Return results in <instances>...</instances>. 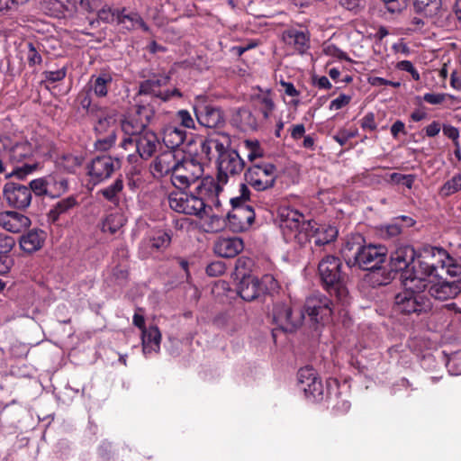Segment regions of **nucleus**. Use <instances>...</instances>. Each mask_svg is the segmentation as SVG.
Returning <instances> with one entry per match:
<instances>
[{
    "instance_id": "64",
    "label": "nucleus",
    "mask_w": 461,
    "mask_h": 461,
    "mask_svg": "<svg viewBox=\"0 0 461 461\" xmlns=\"http://www.w3.org/2000/svg\"><path fill=\"white\" fill-rule=\"evenodd\" d=\"M442 130L444 135L452 140L453 144L459 142V131L456 127L452 126L450 124H445L443 125Z\"/></svg>"
},
{
    "instance_id": "63",
    "label": "nucleus",
    "mask_w": 461,
    "mask_h": 461,
    "mask_svg": "<svg viewBox=\"0 0 461 461\" xmlns=\"http://www.w3.org/2000/svg\"><path fill=\"white\" fill-rule=\"evenodd\" d=\"M368 83L373 86H391L393 87L397 88L401 86L400 82H393L380 77H369Z\"/></svg>"
},
{
    "instance_id": "16",
    "label": "nucleus",
    "mask_w": 461,
    "mask_h": 461,
    "mask_svg": "<svg viewBox=\"0 0 461 461\" xmlns=\"http://www.w3.org/2000/svg\"><path fill=\"white\" fill-rule=\"evenodd\" d=\"M231 212L226 218L230 230L236 233L249 230L255 221V212L252 206L247 204H230Z\"/></svg>"
},
{
    "instance_id": "48",
    "label": "nucleus",
    "mask_w": 461,
    "mask_h": 461,
    "mask_svg": "<svg viewBox=\"0 0 461 461\" xmlns=\"http://www.w3.org/2000/svg\"><path fill=\"white\" fill-rule=\"evenodd\" d=\"M123 182L122 179L117 178L111 185L101 191L104 197L112 203L118 202V194L122 190Z\"/></svg>"
},
{
    "instance_id": "23",
    "label": "nucleus",
    "mask_w": 461,
    "mask_h": 461,
    "mask_svg": "<svg viewBox=\"0 0 461 461\" xmlns=\"http://www.w3.org/2000/svg\"><path fill=\"white\" fill-rule=\"evenodd\" d=\"M31 223L28 216L17 212L8 211L0 213V226L13 233L25 230Z\"/></svg>"
},
{
    "instance_id": "17",
    "label": "nucleus",
    "mask_w": 461,
    "mask_h": 461,
    "mask_svg": "<svg viewBox=\"0 0 461 461\" xmlns=\"http://www.w3.org/2000/svg\"><path fill=\"white\" fill-rule=\"evenodd\" d=\"M218 175L217 183L226 184L228 177L240 175L245 168V161L235 149L228 151L217 158Z\"/></svg>"
},
{
    "instance_id": "36",
    "label": "nucleus",
    "mask_w": 461,
    "mask_h": 461,
    "mask_svg": "<svg viewBox=\"0 0 461 461\" xmlns=\"http://www.w3.org/2000/svg\"><path fill=\"white\" fill-rule=\"evenodd\" d=\"M83 162L84 157L82 155L69 152L61 154L56 159L57 167L67 173H75L76 170L81 167Z\"/></svg>"
},
{
    "instance_id": "61",
    "label": "nucleus",
    "mask_w": 461,
    "mask_h": 461,
    "mask_svg": "<svg viewBox=\"0 0 461 461\" xmlns=\"http://www.w3.org/2000/svg\"><path fill=\"white\" fill-rule=\"evenodd\" d=\"M352 96L345 94H340L337 98L332 100L330 104V110H339L347 106L351 102Z\"/></svg>"
},
{
    "instance_id": "52",
    "label": "nucleus",
    "mask_w": 461,
    "mask_h": 461,
    "mask_svg": "<svg viewBox=\"0 0 461 461\" xmlns=\"http://www.w3.org/2000/svg\"><path fill=\"white\" fill-rule=\"evenodd\" d=\"M205 271L209 276L217 277L225 273L226 265L221 260H215L207 265Z\"/></svg>"
},
{
    "instance_id": "20",
    "label": "nucleus",
    "mask_w": 461,
    "mask_h": 461,
    "mask_svg": "<svg viewBox=\"0 0 461 461\" xmlns=\"http://www.w3.org/2000/svg\"><path fill=\"white\" fill-rule=\"evenodd\" d=\"M146 227L149 228L148 236V245L150 253L158 252L162 254L171 244L172 230L167 226H153L146 222Z\"/></svg>"
},
{
    "instance_id": "62",
    "label": "nucleus",
    "mask_w": 461,
    "mask_h": 461,
    "mask_svg": "<svg viewBox=\"0 0 461 461\" xmlns=\"http://www.w3.org/2000/svg\"><path fill=\"white\" fill-rule=\"evenodd\" d=\"M14 246V240L13 238L5 236L0 237V255L10 256V252Z\"/></svg>"
},
{
    "instance_id": "34",
    "label": "nucleus",
    "mask_w": 461,
    "mask_h": 461,
    "mask_svg": "<svg viewBox=\"0 0 461 461\" xmlns=\"http://www.w3.org/2000/svg\"><path fill=\"white\" fill-rule=\"evenodd\" d=\"M34 149L27 140L17 142L14 145H9L7 155L13 162H23L33 156Z\"/></svg>"
},
{
    "instance_id": "22",
    "label": "nucleus",
    "mask_w": 461,
    "mask_h": 461,
    "mask_svg": "<svg viewBox=\"0 0 461 461\" xmlns=\"http://www.w3.org/2000/svg\"><path fill=\"white\" fill-rule=\"evenodd\" d=\"M365 244V238L359 233L352 234L347 238L340 252L348 267L356 266V261Z\"/></svg>"
},
{
    "instance_id": "7",
    "label": "nucleus",
    "mask_w": 461,
    "mask_h": 461,
    "mask_svg": "<svg viewBox=\"0 0 461 461\" xmlns=\"http://www.w3.org/2000/svg\"><path fill=\"white\" fill-rule=\"evenodd\" d=\"M273 322L276 328L272 330L274 339L276 337V331L294 332L303 323L304 319L303 312L297 308L294 309L291 302H276L272 311Z\"/></svg>"
},
{
    "instance_id": "43",
    "label": "nucleus",
    "mask_w": 461,
    "mask_h": 461,
    "mask_svg": "<svg viewBox=\"0 0 461 461\" xmlns=\"http://www.w3.org/2000/svg\"><path fill=\"white\" fill-rule=\"evenodd\" d=\"M94 93L98 97H104L108 93V86L112 83V77L108 73H101L94 79L92 77Z\"/></svg>"
},
{
    "instance_id": "54",
    "label": "nucleus",
    "mask_w": 461,
    "mask_h": 461,
    "mask_svg": "<svg viewBox=\"0 0 461 461\" xmlns=\"http://www.w3.org/2000/svg\"><path fill=\"white\" fill-rule=\"evenodd\" d=\"M44 81L53 84L63 80L67 76V68L63 67L56 71H44L42 73Z\"/></svg>"
},
{
    "instance_id": "28",
    "label": "nucleus",
    "mask_w": 461,
    "mask_h": 461,
    "mask_svg": "<svg viewBox=\"0 0 461 461\" xmlns=\"http://www.w3.org/2000/svg\"><path fill=\"white\" fill-rule=\"evenodd\" d=\"M169 81V77L166 75H154L151 77L146 79V95L149 93H152L157 96H159L162 100L167 101L170 98L176 96L181 97V92L175 88L172 91H165V92H156V86H166Z\"/></svg>"
},
{
    "instance_id": "5",
    "label": "nucleus",
    "mask_w": 461,
    "mask_h": 461,
    "mask_svg": "<svg viewBox=\"0 0 461 461\" xmlns=\"http://www.w3.org/2000/svg\"><path fill=\"white\" fill-rule=\"evenodd\" d=\"M146 154L155 158L149 165V172L156 181L173 174L178 158V150L164 149L158 135L146 129Z\"/></svg>"
},
{
    "instance_id": "37",
    "label": "nucleus",
    "mask_w": 461,
    "mask_h": 461,
    "mask_svg": "<svg viewBox=\"0 0 461 461\" xmlns=\"http://www.w3.org/2000/svg\"><path fill=\"white\" fill-rule=\"evenodd\" d=\"M116 117L114 113L102 114L95 125L94 131L95 135L116 134Z\"/></svg>"
},
{
    "instance_id": "13",
    "label": "nucleus",
    "mask_w": 461,
    "mask_h": 461,
    "mask_svg": "<svg viewBox=\"0 0 461 461\" xmlns=\"http://www.w3.org/2000/svg\"><path fill=\"white\" fill-rule=\"evenodd\" d=\"M146 196L153 210L149 213V220L155 223L154 226L166 225V212L164 202L167 194V187L162 181L149 182L147 185Z\"/></svg>"
},
{
    "instance_id": "32",
    "label": "nucleus",
    "mask_w": 461,
    "mask_h": 461,
    "mask_svg": "<svg viewBox=\"0 0 461 461\" xmlns=\"http://www.w3.org/2000/svg\"><path fill=\"white\" fill-rule=\"evenodd\" d=\"M232 122L240 131H255L258 128V121L252 112L246 107H241L237 110L232 117Z\"/></svg>"
},
{
    "instance_id": "11",
    "label": "nucleus",
    "mask_w": 461,
    "mask_h": 461,
    "mask_svg": "<svg viewBox=\"0 0 461 461\" xmlns=\"http://www.w3.org/2000/svg\"><path fill=\"white\" fill-rule=\"evenodd\" d=\"M303 309L315 324L325 326L332 321L333 303L325 294L318 293L307 297Z\"/></svg>"
},
{
    "instance_id": "35",
    "label": "nucleus",
    "mask_w": 461,
    "mask_h": 461,
    "mask_svg": "<svg viewBox=\"0 0 461 461\" xmlns=\"http://www.w3.org/2000/svg\"><path fill=\"white\" fill-rule=\"evenodd\" d=\"M420 255L426 259V261L433 263V267L436 271L442 269L445 259H447V251L443 248L427 246L424 247Z\"/></svg>"
},
{
    "instance_id": "58",
    "label": "nucleus",
    "mask_w": 461,
    "mask_h": 461,
    "mask_svg": "<svg viewBox=\"0 0 461 461\" xmlns=\"http://www.w3.org/2000/svg\"><path fill=\"white\" fill-rule=\"evenodd\" d=\"M37 168V164H28L24 163L21 167H17L16 168L13 169V171L9 174L11 176H15L19 179L24 178L27 175L32 173Z\"/></svg>"
},
{
    "instance_id": "2",
    "label": "nucleus",
    "mask_w": 461,
    "mask_h": 461,
    "mask_svg": "<svg viewBox=\"0 0 461 461\" xmlns=\"http://www.w3.org/2000/svg\"><path fill=\"white\" fill-rule=\"evenodd\" d=\"M222 187L213 178H203L195 188V194L172 192L167 196L169 207L179 213L203 218L206 208L221 206L219 198Z\"/></svg>"
},
{
    "instance_id": "55",
    "label": "nucleus",
    "mask_w": 461,
    "mask_h": 461,
    "mask_svg": "<svg viewBox=\"0 0 461 461\" xmlns=\"http://www.w3.org/2000/svg\"><path fill=\"white\" fill-rule=\"evenodd\" d=\"M252 266V260L247 257H240L235 262V270L237 276L242 277L243 274L249 275L248 271H249Z\"/></svg>"
},
{
    "instance_id": "12",
    "label": "nucleus",
    "mask_w": 461,
    "mask_h": 461,
    "mask_svg": "<svg viewBox=\"0 0 461 461\" xmlns=\"http://www.w3.org/2000/svg\"><path fill=\"white\" fill-rule=\"evenodd\" d=\"M387 248L384 245L365 244L356 261V266L362 270L369 271L367 281L372 285L371 275L376 271L384 270L382 265L387 258Z\"/></svg>"
},
{
    "instance_id": "8",
    "label": "nucleus",
    "mask_w": 461,
    "mask_h": 461,
    "mask_svg": "<svg viewBox=\"0 0 461 461\" xmlns=\"http://www.w3.org/2000/svg\"><path fill=\"white\" fill-rule=\"evenodd\" d=\"M203 174V166L197 158H177L170 182L177 189H185L201 178Z\"/></svg>"
},
{
    "instance_id": "60",
    "label": "nucleus",
    "mask_w": 461,
    "mask_h": 461,
    "mask_svg": "<svg viewBox=\"0 0 461 461\" xmlns=\"http://www.w3.org/2000/svg\"><path fill=\"white\" fill-rule=\"evenodd\" d=\"M176 118L180 121V123L183 127L194 129V121L187 110H179L176 113Z\"/></svg>"
},
{
    "instance_id": "26",
    "label": "nucleus",
    "mask_w": 461,
    "mask_h": 461,
    "mask_svg": "<svg viewBox=\"0 0 461 461\" xmlns=\"http://www.w3.org/2000/svg\"><path fill=\"white\" fill-rule=\"evenodd\" d=\"M283 40L287 45L293 46L301 54L310 48V35L308 32L290 28L283 32Z\"/></svg>"
},
{
    "instance_id": "29",
    "label": "nucleus",
    "mask_w": 461,
    "mask_h": 461,
    "mask_svg": "<svg viewBox=\"0 0 461 461\" xmlns=\"http://www.w3.org/2000/svg\"><path fill=\"white\" fill-rule=\"evenodd\" d=\"M43 176L49 197H59L68 190V181L61 174L52 172Z\"/></svg>"
},
{
    "instance_id": "3",
    "label": "nucleus",
    "mask_w": 461,
    "mask_h": 461,
    "mask_svg": "<svg viewBox=\"0 0 461 461\" xmlns=\"http://www.w3.org/2000/svg\"><path fill=\"white\" fill-rule=\"evenodd\" d=\"M416 259V251L413 247L404 245L398 247L391 253L389 269L376 271L371 275L372 286H383L390 284L399 275L400 279L406 286L411 276L414 273L413 264Z\"/></svg>"
},
{
    "instance_id": "31",
    "label": "nucleus",
    "mask_w": 461,
    "mask_h": 461,
    "mask_svg": "<svg viewBox=\"0 0 461 461\" xmlns=\"http://www.w3.org/2000/svg\"><path fill=\"white\" fill-rule=\"evenodd\" d=\"M186 138V131L183 129L168 126L163 131L164 149L176 150V149L182 145Z\"/></svg>"
},
{
    "instance_id": "50",
    "label": "nucleus",
    "mask_w": 461,
    "mask_h": 461,
    "mask_svg": "<svg viewBox=\"0 0 461 461\" xmlns=\"http://www.w3.org/2000/svg\"><path fill=\"white\" fill-rule=\"evenodd\" d=\"M27 186L32 195L34 194L37 197L48 196L44 176L32 179Z\"/></svg>"
},
{
    "instance_id": "49",
    "label": "nucleus",
    "mask_w": 461,
    "mask_h": 461,
    "mask_svg": "<svg viewBox=\"0 0 461 461\" xmlns=\"http://www.w3.org/2000/svg\"><path fill=\"white\" fill-rule=\"evenodd\" d=\"M95 137L94 148L98 151H107L114 145L116 140V134L95 135Z\"/></svg>"
},
{
    "instance_id": "18",
    "label": "nucleus",
    "mask_w": 461,
    "mask_h": 461,
    "mask_svg": "<svg viewBox=\"0 0 461 461\" xmlns=\"http://www.w3.org/2000/svg\"><path fill=\"white\" fill-rule=\"evenodd\" d=\"M121 167V161L110 156H97L87 166V174L94 184H98L109 178L113 173Z\"/></svg>"
},
{
    "instance_id": "30",
    "label": "nucleus",
    "mask_w": 461,
    "mask_h": 461,
    "mask_svg": "<svg viewBox=\"0 0 461 461\" xmlns=\"http://www.w3.org/2000/svg\"><path fill=\"white\" fill-rule=\"evenodd\" d=\"M412 267L414 273L411 276L409 283L418 281L422 285L427 277L431 276H440V274L433 267V263L426 261L420 254H416V259Z\"/></svg>"
},
{
    "instance_id": "51",
    "label": "nucleus",
    "mask_w": 461,
    "mask_h": 461,
    "mask_svg": "<svg viewBox=\"0 0 461 461\" xmlns=\"http://www.w3.org/2000/svg\"><path fill=\"white\" fill-rule=\"evenodd\" d=\"M119 9H112L111 7H104L98 11V19L108 23H117Z\"/></svg>"
},
{
    "instance_id": "59",
    "label": "nucleus",
    "mask_w": 461,
    "mask_h": 461,
    "mask_svg": "<svg viewBox=\"0 0 461 461\" xmlns=\"http://www.w3.org/2000/svg\"><path fill=\"white\" fill-rule=\"evenodd\" d=\"M250 191L245 184H240V195L230 199V204H245L249 200Z\"/></svg>"
},
{
    "instance_id": "9",
    "label": "nucleus",
    "mask_w": 461,
    "mask_h": 461,
    "mask_svg": "<svg viewBox=\"0 0 461 461\" xmlns=\"http://www.w3.org/2000/svg\"><path fill=\"white\" fill-rule=\"evenodd\" d=\"M297 388L303 392L304 397L312 402H319L324 400L328 394L318 372L312 366H304L297 372Z\"/></svg>"
},
{
    "instance_id": "33",
    "label": "nucleus",
    "mask_w": 461,
    "mask_h": 461,
    "mask_svg": "<svg viewBox=\"0 0 461 461\" xmlns=\"http://www.w3.org/2000/svg\"><path fill=\"white\" fill-rule=\"evenodd\" d=\"M117 24L122 26V29L131 31L137 28H142L144 26V22L140 14L137 12L122 8L119 9Z\"/></svg>"
},
{
    "instance_id": "27",
    "label": "nucleus",
    "mask_w": 461,
    "mask_h": 461,
    "mask_svg": "<svg viewBox=\"0 0 461 461\" xmlns=\"http://www.w3.org/2000/svg\"><path fill=\"white\" fill-rule=\"evenodd\" d=\"M237 293L247 302L254 301L261 296L258 289V277L243 274L237 285Z\"/></svg>"
},
{
    "instance_id": "53",
    "label": "nucleus",
    "mask_w": 461,
    "mask_h": 461,
    "mask_svg": "<svg viewBox=\"0 0 461 461\" xmlns=\"http://www.w3.org/2000/svg\"><path fill=\"white\" fill-rule=\"evenodd\" d=\"M274 109L275 104L270 96L264 95L259 98V111L266 120L270 117Z\"/></svg>"
},
{
    "instance_id": "44",
    "label": "nucleus",
    "mask_w": 461,
    "mask_h": 461,
    "mask_svg": "<svg viewBox=\"0 0 461 461\" xmlns=\"http://www.w3.org/2000/svg\"><path fill=\"white\" fill-rule=\"evenodd\" d=\"M258 289L261 295L273 294L279 289V284L273 275H264L260 279L258 278Z\"/></svg>"
},
{
    "instance_id": "40",
    "label": "nucleus",
    "mask_w": 461,
    "mask_h": 461,
    "mask_svg": "<svg viewBox=\"0 0 461 461\" xmlns=\"http://www.w3.org/2000/svg\"><path fill=\"white\" fill-rule=\"evenodd\" d=\"M440 6L441 0H413L414 11L426 16L437 14Z\"/></svg>"
},
{
    "instance_id": "57",
    "label": "nucleus",
    "mask_w": 461,
    "mask_h": 461,
    "mask_svg": "<svg viewBox=\"0 0 461 461\" xmlns=\"http://www.w3.org/2000/svg\"><path fill=\"white\" fill-rule=\"evenodd\" d=\"M360 127L364 131H375L377 129L375 122V115L374 113L369 112L364 115L360 120Z\"/></svg>"
},
{
    "instance_id": "39",
    "label": "nucleus",
    "mask_w": 461,
    "mask_h": 461,
    "mask_svg": "<svg viewBox=\"0 0 461 461\" xmlns=\"http://www.w3.org/2000/svg\"><path fill=\"white\" fill-rule=\"evenodd\" d=\"M244 149L247 150V158L250 165L258 164L260 158L265 155V151L257 140H245L243 141Z\"/></svg>"
},
{
    "instance_id": "24",
    "label": "nucleus",
    "mask_w": 461,
    "mask_h": 461,
    "mask_svg": "<svg viewBox=\"0 0 461 461\" xmlns=\"http://www.w3.org/2000/svg\"><path fill=\"white\" fill-rule=\"evenodd\" d=\"M46 238L47 233L43 230L32 229L20 236L19 245L23 252L32 254L43 247Z\"/></svg>"
},
{
    "instance_id": "47",
    "label": "nucleus",
    "mask_w": 461,
    "mask_h": 461,
    "mask_svg": "<svg viewBox=\"0 0 461 461\" xmlns=\"http://www.w3.org/2000/svg\"><path fill=\"white\" fill-rule=\"evenodd\" d=\"M441 270H445L446 273L451 277H457L458 282L461 280V264L458 260L447 252V259H445L443 267Z\"/></svg>"
},
{
    "instance_id": "45",
    "label": "nucleus",
    "mask_w": 461,
    "mask_h": 461,
    "mask_svg": "<svg viewBox=\"0 0 461 461\" xmlns=\"http://www.w3.org/2000/svg\"><path fill=\"white\" fill-rule=\"evenodd\" d=\"M461 190V173L453 176L440 188V194L450 196Z\"/></svg>"
},
{
    "instance_id": "42",
    "label": "nucleus",
    "mask_w": 461,
    "mask_h": 461,
    "mask_svg": "<svg viewBox=\"0 0 461 461\" xmlns=\"http://www.w3.org/2000/svg\"><path fill=\"white\" fill-rule=\"evenodd\" d=\"M126 220L122 213L115 212L106 216L103 221L102 230L115 234L125 223Z\"/></svg>"
},
{
    "instance_id": "38",
    "label": "nucleus",
    "mask_w": 461,
    "mask_h": 461,
    "mask_svg": "<svg viewBox=\"0 0 461 461\" xmlns=\"http://www.w3.org/2000/svg\"><path fill=\"white\" fill-rule=\"evenodd\" d=\"M162 335L157 326L150 325L146 328V354L147 353H158L160 350V343Z\"/></svg>"
},
{
    "instance_id": "25",
    "label": "nucleus",
    "mask_w": 461,
    "mask_h": 461,
    "mask_svg": "<svg viewBox=\"0 0 461 461\" xmlns=\"http://www.w3.org/2000/svg\"><path fill=\"white\" fill-rule=\"evenodd\" d=\"M429 294L437 300L446 301L461 294V283L458 281H442L430 285Z\"/></svg>"
},
{
    "instance_id": "21",
    "label": "nucleus",
    "mask_w": 461,
    "mask_h": 461,
    "mask_svg": "<svg viewBox=\"0 0 461 461\" xmlns=\"http://www.w3.org/2000/svg\"><path fill=\"white\" fill-rule=\"evenodd\" d=\"M244 249V241L240 237H219L213 244V251L221 258H235Z\"/></svg>"
},
{
    "instance_id": "10",
    "label": "nucleus",
    "mask_w": 461,
    "mask_h": 461,
    "mask_svg": "<svg viewBox=\"0 0 461 461\" xmlns=\"http://www.w3.org/2000/svg\"><path fill=\"white\" fill-rule=\"evenodd\" d=\"M276 166L270 162L249 165L244 173L246 182L257 191L272 188L277 177Z\"/></svg>"
},
{
    "instance_id": "4",
    "label": "nucleus",
    "mask_w": 461,
    "mask_h": 461,
    "mask_svg": "<svg viewBox=\"0 0 461 461\" xmlns=\"http://www.w3.org/2000/svg\"><path fill=\"white\" fill-rule=\"evenodd\" d=\"M342 262L335 256H326L318 265L323 288L334 296L342 306L349 303V294L346 286V275L342 272Z\"/></svg>"
},
{
    "instance_id": "19",
    "label": "nucleus",
    "mask_w": 461,
    "mask_h": 461,
    "mask_svg": "<svg viewBox=\"0 0 461 461\" xmlns=\"http://www.w3.org/2000/svg\"><path fill=\"white\" fill-rule=\"evenodd\" d=\"M122 130L127 137H125L122 142V147L125 149L128 146H134L140 158H143V152L141 151V133L144 131V122L135 118H125L122 122Z\"/></svg>"
},
{
    "instance_id": "1",
    "label": "nucleus",
    "mask_w": 461,
    "mask_h": 461,
    "mask_svg": "<svg viewBox=\"0 0 461 461\" xmlns=\"http://www.w3.org/2000/svg\"><path fill=\"white\" fill-rule=\"evenodd\" d=\"M282 230L285 239L294 240L303 247L311 239L315 246L321 247L336 240L339 230L329 224H320L313 220H305L304 215L297 210L285 208L280 212Z\"/></svg>"
},
{
    "instance_id": "15",
    "label": "nucleus",
    "mask_w": 461,
    "mask_h": 461,
    "mask_svg": "<svg viewBox=\"0 0 461 461\" xmlns=\"http://www.w3.org/2000/svg\"><path fill=\"white\" fill-rule=\"evenodd\" d=\"M29 189L27 185L21 183L6 182L3 187V203L16 210H26L32 200Z\"/></svg>"
},
{
    "instance_id": "6",
    "label": "nucleus",
    "mask_w": 461,
    "mask_h": 461,
    "mask_svg": "<svg viewBox=\"0 0 461 461\" xmlns=\"http://www.w3.org/2000/svg\"><path fill=\"white\" fill-rule=\"evenodd\" d=\"M426 285H411L408 283L404 289L394 296L393 311L400 315L410 318L419 317L429 312L432 309V303L424 294L419 290L425 288Z\"/></svg>"
},
{
    "instance_id": "41",
    "label": "nucleus",
    "mask_w": 461,
    "mask_h": 461,
    "mask_svg": "<svg viewBox=\"0 0 461 461\" xmlns=\"http://www.w3.org/2000/svg\"><path fill=\"white\" fill-rule=\"evenodd\" d=\"M77 204V199L75 196L70 195L66 197L60 201H59L53 208L50 211L49 216L51 218L52 221H56L59 217L67 212L68 210L72 209Z\"/></svg>"
},
{
    "instance_id": "14",
    "label": "nucleus",
    "mask_w": 461,
    "mask_h": 461,
    "mask_svg": "<svg viewBox=\"0 0 461 461\" xmlns=\"http://www.w3.org/2000/svg\"><path fill=\"white\" fill-rule=\"evenodd\" d=\"M197 122L207 128H221L225 123V117L221 107L212 104L206 98L199 96L194 104Z\"/></svg>"
},
{
    "instance_id": "56",
    "label": "nucleus",
    "mask_w": 461,
    "mask_h": 461,
    "mask_svg": "<svg viewBox=\"0 0 461 461\" xmlns=\"http://www.w3.org/2000/svg\"><path fill=\"white\" fill-rule=\"evenodd\" d=\"M28 52H27V61L30 67H34L35 65H40L42 62L41 55L37 51L32 42L27 43Z\"/></svg>"
},
{
    "instance_id": "46",
    "label": "nucleus",
    "mask_w": 461,
    "mask_h": 461,
    "mask_svg": "<svg viewBox=\"0 0 461 461\" xmlns=\"http://www.w3.org/2000/svg\"><path fill=\"white\" fill-rule=\"evenodd\" d=\"M209 143L212 144V149L217 152V158H221V155L233 149L230 148V140L228 135H222L221 139L209 138Z\"/></svg>"
}]
</instances>
